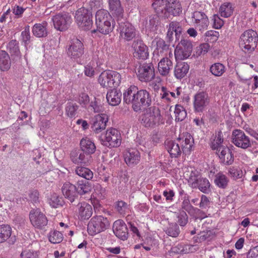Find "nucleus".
Segmentation results:
<instances>
[{"mask_svg":"<svg viewBox=\"0 0 258 258\" xmlns=\"http://www.w3.org/2000/svg\"><path fill=\"white\" fill-rule=\"evenodd\" d=\"M123 101L127 104H132L133 109L137 112L151 106L152 95L146 89H139L137 86L131 85L124 90Z\"/></svg>","mask_w":258,"mask_h":258,"instance_id":"obj_1","label":"nucleus"},{"mask_svg":"<svg viewBox=\"0 0 258 258\" xmlns=\"http://www.w3.org/2000/svg\"><path fill=\"white\" fill-rule=\"evenodd\" d=\"M194 139L189 133H185L183 137H179L176 141L167 140L165 148L171 158H177L182 152L185 155L190 153L194 145Z\"/></svg>","mask_w":258,"mask_h":258,"instance_id":"obj_2","label":"nucleus"},{"mask_svg":"<svg viewBox=\"0 0 258 258\" xmlns=\"http://www.w3.org/2000/svg\"><path fill=\"white\" fill-rule=\"evenodd\" d=\"M97 30L103 34H108L113 30L114 24L111 16L106 10L100 9L95 15Z\"/></svg>","mask_w":258,"mask_h":258,"instance_id":"obj_3","label":"nucleus"},{"mask_svg":"<svg viewBox=\"0 0 258 258\" xmlns=\"http://www.w3.org/2000/svg\"><path fill=\"white\" fill-rule=\"evenodd\" d=\"M142 123L146 127L155 128L164 123L160 110L156 107H149L143 114Z\"/></svg>","mask_w":258,"mask_h":258,"instance_id":"obj_4","label":"nucleus"},{"mask_svg":"<svg viewBox=\"0 0 258 258\" xmlns=\"http://www.w3.org/2000/svg\"><path fill=\"white\" fill-rule=\"evenodd\" d=\"M239 45L245 53H251L256 48L257 44L258 36L257 33L249 29L245 31L240 38Z\"/></svg>","mask_w":258,"mask_h":258,"instance_id":"obj_5","label":"nucleus"},{"mask_svg":"<svg viewBox=\"0 0 258 258\" xmlns=\"http://www.w3.org/2000/svg\"><path fill=\"white\" fill-rule=\"evenodd\" d=\"M120 74L114 71H106L102 72L98 78V82L104 88H115L121 82Z\"/></svg>","mask_w":258,"mask_h":258,"instance_id":"obj_6","label":"nucleus"},{"mask_svg":"<svg viewBox=\"0 0 258 258\" xmlns=\"http://www.w3.org/2000/svg\"><path fill=\"white\" fill-rule=\"evenodd\" d=\"M110 225L108 219L101 215L93 216L89 222L87 230L91 235H94L108 229Z\"/></svg>","mask_w":258,"mask_h":258,"instance_id":"obj_7","label":"nucleus"},{"mask_svg":"<svg viewBox=\"0 0 258 258\" xmlns=\"http://www.w3.org/2000/svg\"><path fill=\"white\" fill-rule=\"evenodd\" d=\"M118 26L117 31L119 34V38L126 41L133 40L136 36L135 27L123 17L117 19Z\"/></svg>","mask_w":258,"mask_h":258,"instance_id":"obj_8","label":"nucleus"},{"mask_svg":"<svg viewBox=\"0 0 258 258\" xmlns=\"http://www.w3.org/2000/svg\"><path fill=\"white\" fill-rule=\"evenodd\" d=\"M101 141L102 145L109 148L118 147L121 142V134L116 128L110 127L102 137Z\"/></svg>","mask_w":258,"mask_h":258,"instance_id":"obj_9","label":"nucleus"},{"mask_svg":"<svg viewBox=\"0 0 258 258\" xmlns=\"http://www.w3.org/2000/svg\"><path fill=\"white\" fill-rule=\"evenodd\" d=\"M137 76L142 82H149L155 77V68L152 62L140 63L137 69Z\"/></svg>","mask_w":258,"mask_h":258,"instance_id":"obj_10","label":"nucleus"},{"mask_svg":"<svg viewBox=\"0 0 258 258\" xmlns=\"http://www.w3.org/2000/svg\"><path fill=\"white\" fill-rule=\"evenodd\" d=\"M75 19L76 23L80 29L86 31L92 28L93 25L92 15L87 9L81 8L77 11Z\"/></svg>","mask_w":258,"mask_h":258,"instance_id":"obj_11","label":"nucleus"},{"mask_svg":"<svg viewBox=\"0 0 258 258\" xmlns=\"http://www.w3.org/2000/svg\"><path fill=\"white\" fill-rule=\"evenodd\" d=\"M192 44L187 39L182 38L176 45L174 50V56L176 60H183L187 58L191 53Z\"/></svg>","mask_w":258,"mask_h":258,"instance_id":"obj_12","label":"nucleus"},{"mask_svg":"<svg viewBox=\"0 0 258 258\" xmlns=\"http://www.w3.org/2000/svg\"><path fill=\"white\" fill-rule=\"evenodd\" d=\"M29 219L32 225L35 228L40 230L44 229L48 224L47 218L39 209L30 211Z\"/></svg>","mask_w":258,"mask_h":258,"instance_id":"obj_13","label":"nucleus"},{"mask_svg":"<svg viewBox=\"0 0 258 258\" xmlns=\"http://www.w3.org/2000/svg\"><path fill=\"white\" fill-rule=\"evenodd\" d=\"M232 143L236 147L242 149H247L252 146L249 138L243 131L240 130H234L231 135Z\"/></svg>","mask_w":258,"mask_h":258,"instance_id":"obj_14","label":"nucleus"},{"mask_svg":"<svg viewBox=\"0 0 258 258\" xmlns=\"http://www.w3.org/2000/svg\"><path fill=\"white\" fill-rule=\"evenodd\" d=\"M84 53V47L81 40L77 38L71 39L67 49L68 55L73 60L80 58Z\"/></svg>","mask_w":258,"mask_h":258,"instance_id":"obj_15","label":"nucleus"},{"mask_svg":"<svg viewBox=\"0 0 258 258\" xmlns=\"http://www.w3.org/2000/svg\"><path fill=\"white\" fill-rule=\"evenodd\" d=\"M52 20L54 28L61 31L67 30L72 22L71 15L66 12L58 13L53 17Z\"/></svg>","mask_w":258,"mask_h":258,"instance_id":"obj_16","label":"nucleus"},{"mask_svg":"<svg viewBox=\"0 0 258 258\" xmlns=\"http://www.w3.org/2000/svg\"><path fill=\"white\" fill-rule=\"evenodd\" d=\"M108 121V116L105 113L95 115L91 120V128L95 134H99L104 130Z\"/></svg>","mask_w":258,"mask_h":258,"instance_id":"obj_17","label":"nucleus"},{"mask_svg":"<svg viewBox=\"0 0 258 258\" xmlns=\"http://www.w3.org/2000/svg\"><path fill=\"white\" fill-rule=\"evenodd\" d=\"M133 55L138 59L146 60L149 55L147 46L141 39L135 40L132 43Z\"/></svg>","mask_w":258,"mask_h":258,"instance_id":"obj_18","label":"nucleus"},{"mask_svg":"<svg viewBox=\"0 0 258 258\" xmlns=\"http://www.w3.org/2000/svg\"><path fill=\"white\" fill-rule=\"evenodd\" d=\"M210 103V98L208 93L200 92L194 96V108L196 112H202Z\"/></svg>","mask_w":258,"mask_h":258,"instance_id":"obj_19","label":"nucleus"},{"mask_svg":"<svg viewBox=\"0 0 258 258\" xmlns=\"http://www.w3.org/2000/svg\"><path fill=\"white\" fill-rule=\"evenodd\" d=\"M192 21L195 26L200 31H203L208 28L209 21L206 14L201 11H195L192 14Z\"/></svg>","mask_w":258,"mask_h":258,"instance_id":"obj_20","label":"nucleus"},{"mask_svg":"<svg viewBox=\"0 0 258 258\" xmlns=\"http://www.w3.org/2000/svg\"><path fill=\"white\" fill-rule=\"evenodd\" d=\"M113 231L118 238L125 240L128 236V228L124 222L121 219L115 221L113 224Z\"/></svg>","mask_w":258,"mask_h":258,"instance_id":"obj_21","label":"nucleus"},{"mask_svg":"<svg viewBox=\"0 0 258 258\" xmlns=\"http://www.w3.org/2000/svg\"><path fill=\"white\" fill-rule=\"evenodd\" d=\"M61 191L65 198L71 203L74 202L78 198V192L76 186L69 182H65L63 184Z\"/></svg>","mask_w":258,"mask_h":258,"instance_id":"obj_22","label":"nucleus"},{"mask_svg":"<svg viewBox=\"0 0 258 258\" xmlns=\"http://www.w3.org/2000/svg\"><path fill=\"white\" fill-rule=\"evenodd\" d=\"M91 157L82 150H74L70 154L71 161L76 164H86L89 162Z\"/></svg>","mask_w":258,"mask_h":258,"instance_id":"obj_23","label":"nucleus"},{"mask_svg":"<svg viewBox=\"0 0 258 258\" xmlns=\"http://www.w3.org/2000/svg\"><path fill=\"white\" fill-rule=\"evenodd\" d=\"M182 211H186L189 215L194 216L196 219H202L205 218V213L200 209L195 208L190 203L188 199L183 200L181 204Z\"/></svg>","mask_w":258,"mask_h":258,"instance_id":"obj_24","label":"nucleus"},{"mask_svg":"<svg viewBox=\"0 0 258 258\" xmlns=\"http://www.w3.org/2000/svg\"><path fill=\"white\" fill-rule=\"evenodd\" d=\"M124 158L126 164L129 167H133L139 163L141 155L138 150L131 149L125 153Z\"/></svg>","mask_w":258,"mask_h":258,"instance_id":"obj_25","label":"nucleus"},{"mask_svg":"<svg viewBox=\"0 0 258 258\" xmlns=\"http://www.w3.org/2000/svg\"><path fill=\"white\" fill-rule=\"evenodd\" d=\"M108 3L109 10L116 20L123 17L124 10L120 0H108Z\"/></svg>","mask_w":258,"mask_h":258,"instance_id":"obj_26","label":"nucleus"},{"mask_svg":"<svg viewBox=\"0 0 258 258\" xmlns=\"http://www.w3.org/2000/svg\"><path fill=\"white\" fill-rule=\"evenodd\" d=\"M173 67L172 61L167 56L163 57L158 64V70L160 75L167 77Z\"/></svg>","mask_w":258,"mask_h":258,"instance_id":"obj_27","label":"nucleus"},{"mask_svg":"<svg viewBox=\"0 0 258 258\" xmlns=\"http://www.w3.org/2000/svg\"><path fill=\"white\" fill-rule=\"evenodd\" d=\"M220 162L225 165H231L234 161V155L232 151L227 147L220 148L217 154Z\"/></svg>","mask_w":258,"mask_h":258,"instance_id":"obj_28","label":"nucleus"},{"mask_svg":"<svg viewBox=\"0 0 258 258\" xmlns=\"http://www.w3.org/2000/svg\"><path fill=\"white\" fill-rule=\"evenodd\" d=\"M121 93L120 91L113 89L108 91L106 94V99L109 105L116 106L121 100Z\"/></svg>","mask_w":258,"mask_h":258,"instance_id":"obj_29","label":"nucleus"},{"mask_svg":"<svg viewBox=\"0 0 258 258\" xmlns=\"http://www.w3.org/2000/svg\"><path fill=\"white\" fill-rule=\"evenodd\" d=\"M152 6L155 12L160 16L168 17L166 15V10L168 1L167 0H152Z\"/></svg>","mask_w":258,"mask_h":258,"instance_id":"obj_30","label":"nucleus"},{"mask_svg":"<svg viewBox=\"0 0 258 258\" xmlns=\"http://www.w3.org/2000/svg\"><path fill=\"white\" fill-rule=\"evenodd\" d=\"M12 235V228L7 224H2L0 225V243H4L9 240V243L14 244L15 240H9L12 239L11 237Z\"/></svg>","mask_w":258,"mask_h":258,"instance_id":"obj_31","label":"nucleus"},{"mask_svg":"<svg viewBox=\"0 0 258 258\" xmlns=\"http://www.w3.org/2000/svg\"><path fill=\"white\" fill-rule=\"evenodd\" d=\"M189 69V65L184 62H178L174 67V75L178 79L184 78Z\"/></svg>","mask_w":258,"mask_h":258,"instance_id":"obj_32","label":"nucleus"},{"mask_svg":"<svg viewBox=\"0 0 258 258\" xmlns=\"http://www.w3.org/2000/svg\"><path fill=\"white\" fill-rule=\"evenodd\" d=\"M79 216L82 219H88L92 215L93 210L91 205L83 202L78 205Z\"/></svg>","mask_w":258,"mask_h":258,"instance_id":"obj_33","label":"nucleus"},{"mask_svg":"<svg viewBox=\"0 0 258 258\" xmlns=\"http://www.w3.org/2000/svg\"><path fill=\"white\" fill-rule=\"evenodd\" d=\"M81 150L91 156L96 151V146L94 142L90 139L86 138L80 141Z\"/></svg>","mask_w":258,"mask_h":258,"instance_id":"obj_34","label":"nucleus"},{"mask_svg":"<svg viewBox=\"0 0 258 258\" xmlns=\"http://www.w3.org/2000/svg\"><path fill=\"white\" fill-rule=\"evenodd\" d=\"M47 23L43 22L42 23H36L32 27V33L37 37H45L48 34L47 29Z\"/></svg>","mask_w":258,"mask_h":258,"instance_id":"obj_35","label":"nucleus"},{"mask_svg":"<svg viewBox=\"0 0 258 258\" xmlns=\"http://www.w3.org/2000/svg\"><path fill=\"white\" fill-rule=\"evenodd\" d=\"M7 50L11 54L14 59L21 58V52L19 47V43L16 40H11L7 45Z\"/></svg>","mask_w":258,"mask_h":258,"instance_id":"obj_36","label":"nucleus"},{"mask_svg":"<svg viewBox=\"0 0 258 258\" xmlns=\"http://www.w3.org/2000/svg\"><path fill=\"white\" fill-rule=\"evenodd\" d=\"M153 42H156V50L158 53H167L169 51V57H172V53L171 51H169L170 43L167 41L166 42L164 40L161 38H157L154 40Z\"/></svg>","mask_w":258,"mask_h":258,"instance_id":"obj_37","label":"nucleus"},{"mask_svg":"<svg viewBox=\"0 0 258 258\" xmlns=\"http://www.w3.org/2000/svg\"><path fill=\"white\" fill-rule=\"evenodd\" d=\"M11 61L9 54L5 50H0V70L7 71L11 67Z\"/></svg>","mask_w":258,"mask_h":258,"instance_id":"obj_38","label":"nucleus"},{"mask_svg":"<svg viewBox=\"0 0 258 258\" xmlns=\"http://www.w3.org/2000/svg\"><path fill=\"white\" fill-rule=\"evenodd\" d=\"M182 12V8L181 4L179 2L174 1L171 3L168 2L167 8L166 10V15L170 14L172 16H176L179 15Z\"/></svg>","mask_w":258,"mask_h":258,"instance_id":"obj_39","label":"nucleus"},{"mask_svg":"<svg viewBox=\"0 0 258 258\" xmlns=\"http://www.w3.org/2000/svg\"><path fill=\"white\" fill-rule=\"evenodd\" d=\"M198 247L197 245L187 244H179L176 247H173L174 252L176 253H188L197 251Z\"/></svg>","mask_w":258,"mask_h":258,"instance_id":"obj_40","label":"nucleus"},{"mask_svg":"<svg viewBox=\"0 0 258 258\" xmlns=\"http://www.w3.org/2000/svg\"><path fill=\"white\" fill-rule=\"evenodd\" d=\"M76 174L87 180L93 178V172L88 168L84 166L76 167L75 171Z\"/></svg>","mask_w":258,"mask_h":258,"instance_id":"obj_41","label":"nucleus"},{"mask_svg":"<svg viewBox=\"0 0 258 258\" xmlns=\"http://www.w3.org/2000/svg\"><path fill=\"white\" fill-rule=\"evenodd\" d=\"M233 8L231 3H223L219 8V12L220 16L224 18H228L233 14Z\"/></svg>","mask_w":258,"mask_h":258,"instance_id":"obj_42","label":"nucleus"},{"mask_svg":"<svg viewBox=\"0 0 258 258\" xmlns=\"http://www.w3.org/2000/svg\"><path fill=\"white\" fill-rule=\"evenodd\" d=\"M209 71L214 76L221 77L225 72V67L222 63L216 62L210 66Z\"/></svg>","mask_w":258,"mask_h":258,"instance_id":"obj_43","label":"nucleus"},{"mask_svg":"<svg viewBox=\"0 0 258 258\" xmlns=\"http://www.w3.org/2000/svg\"><path fill=\"white\" fill-rule=\"evenodd\" d=\"M164 231L167 235L172 237H178L180 232L179 227L176 223H169Z\"/></svg>","mask_w":258,"mask_h":258,"instance_id":"obj_44","label":"nucleus"},{"mask_svg":"<svg viewBox=\"0 0 258 258\" xmlns=\"http://www.w3.org/2000/svg\"><path fill=\"white\" fill-rule=\"evenodd\" d=\"M77 185L78 186V195H84L91 191L90 183L86 180H78L77 182Z\"/></svg>","mask_w":258,"mask_h":258,"instance_id":"obj_45","label":"nucleus"},{"mask_svg":"<svg viewBox=\"0 0 258 258\" xmlns=\"http://www.w3.org/2000/svg\"><path fill=\"white\" fill-rule=\"evenodd\" d=\"M214 182L219 187L225 188L228 184V179L223 173L219 172L215 175Z\"/></svg>","mask_w":258,"mask_h":258,"instance_id":"obj_46","label":"nucleus"},{"mask_svg":"<svg viewBox=\"0 0 258 258\" xmlns=\"http://www.w3.org/2000/svg\"><path fill=\"white\" fill-rule=\"evenodd\" d=\"M49 205L54 208L61 207L64 204V201L62 197H59L56 194H53L48 200Z\"/></svg>","mask_w":258,"mask_h":258,"instance_id":"obj_47","label":"nucleus"},{"mask_svg":"<svg viewBox=\"0 0 258 258\" xmlns=\"http://www.w3.org/2000/svg\"><path fill=\"white\" fill-rule=\"evenodd\" d=\"M202 178L200 173L196 170L192 171L188 177V183L191 187L195 188L198 186L197 183Z\"/></svg>","mask_w":258,"mask_h":258,"instance_id":"obj_48","label":"nucleus"},{"mask_svg":"<svg viewBox=\"0 0 258 258\" xmlns=\"http://www.w3.org/2000/svg\"><path fill=\"white\" fill-rule=\"evenodd\" d=\"M197 187L204 194H208L210 191V183L208 179L202 177L197 183Z\"/></svg>","mask_w":258,"mask_h":258,"instance_id":"obj_49","label":"nucleus"},{"mask_svg":"<svg viewBox=\"0 0 258 258\" xmlns=\"http://www.w3.org/2000/svg\"><path fill=\"white\" fill-rule=\"evenodd\" d=\"M89 108L94 113H101L104 110V108L100 99L95 97L94 98L93 100L91 101Z\"/></svg>","mask_w":258,"mask_h":258,"instance_id":"obj_50","label":"nucleus"},{"mask_svg":"<svg viewBox=\"0 0 258 258\" xmlns=\"http://www.w3.org/2000/svg\"><path fill=\"white\" fill-rule=\"evenodd\" d=\"M174 113L175 115L176 121H181L186 117V111L184 108L181 105L177 104L175 105Z\"/></svg>","mask_w":258,"mask_h":258,"instance_id":"obj_51","label":"nucleus"},{"mask_svg":"<svg viewBox=\"0 0 258 258\" xmlns=\"http://www.w3.org/2000/svg\"><path fill=\"white\" fill-rule=\"evenodd\" d=\"M79 106L71 102L67 103L66 107V112L67 116L70 118L74 117L77 114V111Z\"/></svg>","mask_w":258,"mask_h":258,"instance_id":"obj_52","label":"nucleus"},{"mask_svg":"<svg viewBox=\"0 0 258 258\" xmlns=\"http://www.w3.org/2000/svg\"><path fill=\"white\" fill-rule=\"evenodd\" d=\"M63 237L62 234L58 231L54 230L50 232L49 235V240L52 243H58L61 242Z\"/></svg>","mask_w":258,"mask_h":258,"instance_id":"obj_53","label":"nucleus"},{"mask_svg":"<svg viewBox=\"0 0 258 258\" xmlns=\"http://www.w3.org/2000/svg\"><path fill=\"white\" fill-rule=\"evenodd\" d=\"M21 37L25 46L30 43L31 36L30 33V26L29 25H27L25 27L24 31L21 32Z\"/></svg>","mask_w":258,"mask_h":258,"instance_id":"obj_54","label":"nucleus"},{"mask_svg":"<svg viewBox=\"0 0 258 258\" xmlns=\"http://www.w3.org/2000/svg\"><path fill=\"white\" fill-rule=\"evenodd\" d=\"M115 208L117 211L122 216H124L128 210L127 204L122 201H118L116 204Z\"/></svg>","mask_w":258,"mask_h":258,"instance_id":"obj_55","label":"nucleus"},{"mask_svg":"<svg viewBox=\"0 0 258 258\" xmlns=\"http://www.w3.org/2000/svg\"><path fill=\"white\" fill-rule=\"evenodd\" d=\"M170 28L172 29V31H173L175 32V35L176 37V40H179V36L182 32V28L180 25L179 22H171L170 23Z\"/></svg>","mask_w":258,"mask_h":258,"instance_id":"obj_56","label":"nucleus"},{"mask_svg":"<svg viewBox=\"0 0 258 258\" xmlns=\"http://www.w3.org/2000/svg\"><path fill=\"white\" fill-rule=\"evenodd\" d=\"M39 252L33 250H23L21 253V258H38Z\"/></svg>","mask_w":258,"mask_h":258,"instance_id":"obj_57","label":"nucleus"},{"mask_svg":"<svg viewBox=\"0 0 258 258\" xmlns=\"http://www.w3.org/2000/svg\"><path fill=\"white\" fill-rule=\"evenodd\" d=\"M213 22V27L216 29H220L224 25V21L220 18L218 14H214L212 19Z\"/></svg>","mask_w":258,"mask_h":258,"instance_id":"obj_58","label":"nucleus"},{"mask_svg":"<svg viewBox=\"0 0 258 258\" xmlns=\"http://www.w3.org/2000/svg\"><path fill=\"white\" fill-rule=\"evenodd\" d=\"M229 175L234 179H237L242 178L243 176L242 171L239 168L231 167L229 169Z\"/></svg>","mask_w":258,"mask_h":258,"instance_id":"obj_59","label":"nucleus"},{"mask_svg":"<svg viewBox=\"0 0 258 258\" xmlns=\"http://www.w3.org/2000/svg\"><path fill=\"white\" fill-rule=\"evenodd\" d=\"M177 219V222L180 226H185L188 222V216L184 211L179 212Z\"/></svg>","mask_w":258,"mask_h":258,"instance_id":"obj_60","label":"nucleus"},{"mask_svg":"<svg viewBox=\"0 0 258 258\" xmlns=\"http://www.w3.org/2000/svg\"><path fill=\"white\" fill-rule=\"evenodd\" d=\"M29 198L30 201L33 203L39 202V194L37 189H32L29 191Z\"/></svg>","mask_w":258,"mask_h":258,"instance_id":"obj_61","label":"nucleus"},{"mask_svg":"<svg viewBox=\"0 0 258 258\" xmlns=\"http://www.w3.org/2000/svg\"><path fill=\"white\" fill-rule=\"evenodd\" d=\"M89 96L84 93L80 94L78 99V102L83 107H86V105L89 103Z\"/></svg>","mask_w":258,"mask_h":258,"instance_id":"obj_62","label":"nucleus"},{"mask_svg":"<svg viewBox=\"0 0 258 258\" xmlns=\"http://www.w3.org/2000/svg\"><path fill=\"white\" fill-rule=\"evenodd\" d=\"M25 11V8L17 5H15L12 8L13 13L15 15L16 18H21Z\"/></svg>","mask_w":258,"mask_h":258,"instance_id":"obj_63","label":"nucleus"},{"mask_svg":"<svg viewBox=\"0 0 258 258\" xmlns=\"http://www.w3.org/2000/svg\"><path fill=\"white\" fill-rule=\"evenodd\" d=\"M210 201L206 196L202 195L201 198V201L199 204L200 208L205 209L210 207Z\"/></svg>","mask_w":258,"mask_h":258,"instance_id":"obj_64","label":"nucleus"}]
</instances>
